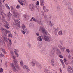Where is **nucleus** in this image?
Instances as JSON below:
<instances>
[{
  "instance_id": "nucleus-62",
  "label": "nucleus",
  "mask_w": 73,
  "mask_h": 73,
  "mask_svg": "<svg viewBox=\"0 0 73 73\" xmlns=\"http://www.w3.org/2000/svg\"><path fill=\"white\" fill-rule=\"evenodd\" d=\"M48 11H49V10L48 9H46V11L48 12Z\"/></svg>"
},
{
  "instance_id": "nucleus-40",
  "label": "nucleus",
  "mask_w": 73,
  "mask_h": 73,
  "mask_svg": "<svg viewBox=\"0 0 73 73\" xmlns=\"http://www.w3.org/2000/svg\"><path fill=\"white\" fill-rule=\"evenodd\" d=\"M2 72H3V68H0V73H2Z\"/></svg>"
},
{
  "instance_id": "nucleus-5",
  "label": "nucleus",
  "mask_w": 73,
  "mask_h": 73,
  "mask_svg": "<svg viewBox=\"0 0 73 73\" xmlns=\"http://www.w3.org/2000/svg\"><path fill=\"white\" fill-rule=\"evenodd\" d=\"M1 31L2 33H6V34H7V33H10V31L5 30V29H4L3 27H1Z\"/></svg>"
},
{
  "instance_id": "nucleus-10",
  "label": "nucleus",
  "mask_w": 73,
  "mask_h": 73,
  "mask_svg": "<svg viewBox=\"0 0 73 73\" xmlns=\"http://www.w3.org/2000/svg\"><path fill=\"white\" fill-rule=\"evenodd\" d=\"M12 15V14L10 13V12H9V13H8V15H7V17L8 19V20L9 21H10V20L11 19V16Z\"/></svg>"
},
{
  "instance_id": "nucleus-51",
  "label": "nucleus",
  "mask_w": 73,
  "mask_h": 73,
  "mask_svg": "<svg viewBox=\"0 0 73 73\" xmlns=\"http://www.w3.org/2000/svg\"><path fill=\"white\" fill-rule=\"evenodd\" d=\"M11 65L12 68L15 67V66H14V65H13V63H11Z\"/></svg>"
},
{
  "instance_id": "nucleus-6",
  "label": "nucleus",
  "mask_w": 73,
  "mask_h": 73,
  "mask_svg": "<svg viewBox=\"0 0 73 73\" xmlns=\"http://www.w3.org/2000/svg\"><path fill=\"white\" fill-rule=\"evenodd\" d=\"M68 5L69 10L71 12L72 14L73 15V12L72 11V9L71 7V3L70 2H68Z\"/></svg>"
},
{
  "instance_id": "nucleus-55",
  "label": "nucleus",
  "mask_w": 73,
  "mask_h": 73,
  "mask_svg": "<svg viewBox=\"0 0 73 73\" xmlns=\"http://www.w3.org/2000/svg\"><path fill=\"white\" fill-rule=\"evenodd\" d=\"M59 57L60 58H63V56H62L61 55H60Z\"/></svg>"
},
{
  "instance_id": "nucleus-37",
  "label": "nucleus",
  "mask_w": 73,
  "mask_h": 73,
  "mask_svg": "<svg viewBox=\"0 0 73 73\" xmlns=\"http://www.w3.org/2000/svg\"><path fill=\"white\" fill-rule=\"evenodd\" d=\"M4 56V55L3 54H0V57H3Z\"/></svg>"
},
{
  "instance_id": "nucleus-3",
  "label": "nucleus",
  "mask_w": 73,
  "mask_h": 73,
  "mask_svg": "<svg viewBox=\"0 0 73 73\" xmlns=\"http://www.w3.org/2000/svg\"><path fill=\"white\" fill-rule=\"evenodd\" d=\"M13 59L14 60V62L15 63V66L17 68L18 70L19 69V64H17V59H16V56H15V58H13Z\"/></svg>"
},
{
  "instance_id": "nucleus-27",
  "label": "nucleus",
  "mask_w": 73,
  "mask_h": 73,
  "mask_svg": "<svg viewBox=\"0 0 73 73\" xmlns=\"http://www.w3.org/2000/svg\"><path fill=\"white\" fill-rule=\"evenodd\" d=\"M49 25L50 27H52L53 25V23L52 22H51V21L49 22Z\"/></svg>"
},
{
  "instance_id": "nucleus-2",
  "label": "nucleus",
  "mask_w": 73,
  "mask_h": 73,
  "mask_svg": "<svg viewBox=\"0 0 73 73\" xmlns=\"http://www.w3.org/2000/svg\"><path fill=\"white\" fill-rule=\"evenodd\" d=\"M41 37L42 39H44L46 41H48V42H49L51 41V38L50 37L45 36L44 34H42Z\"/></svg>"
},
{
  "instance_id": "nucleus-45",
  "label": "nucleus",
  "mask_w": 73,
  "mask_h": 73,
  "mask_svg": "<svg viewBox=\"0 0 73 73\" xmlns=\"http://www.w3.org/2000/svg\"><path fill=\"white\" fill-rule=\"evenodd\" d=\"M54 60L52 59L51 60V64H53V63H54Z\"/></svg>"
},
{
  "instance_id": "nucleus-29",
  "label": "nucleus",
  "mask_w": 73,
  "mask_h": 73,
  "mask_svg": "<svg viewBox=\"0 0 73 73\" xmlns=\"http://www.w3.org/2000/svg\"><path fill=\"white\" fill-rule=\"evenodd\" d=\"M36 65H37L39 68H40V69L41 68V66L40 64L38 63H37L36 64Z\"/></svg>"
},
{
  "instance_id": "nucleus-54",
  "label": "nucleus",
  "mask_w": 73,
  "mask_h": 73,
  "mask_svg": "<svg viewBox=\"0 0 73 73\" xmlns=\"http://www.w3.org/2000/svg\"><path fill=\"white\" fill-rule=\"evenodd\" d=\"M43 10L45 11V8H46V7L45 6H44L43 7Z\"/></svg>"
},
{
  "instance_id": "nucleus-14",
  "label": "nucleus",
  "mask_w": 73,
  "mask_h": 73,
  "mask_svg": "<svg viewBox=\"0 0 73 73\" xmlns=\"http://www.w3.org/2000/svg\"><path fill=\"white\" fill-rule=\"evenodd\" d=\"M60 29V28L58 27L56 28H54V32L55 33H56L58 31V30Z\"/></svg>"
},
{
  "instance_id": "nucleus-32",
  "label": "nucleus",
  "mask_w": 73,
  "mask_h": 73,
  "mask_svg": "<svg viewBox=\"0 0 73 73\" xmlns=\"http://www.w3.org/2000/svg\"><path fill=\"white\" fill-rule=\"evenodd\" d=\"M31 64L33 65V66H35V63L34 62H32L31 63Z\"/></svg>"
},
{
  "instance_id": "nucleus-22",
  "label": "nucleus",
  "mask_w": 73,
  "mask_h": 73,
  "mask_svg": "<svg viewBox=\"0 0 73 73\" xmlns=\"http://www.w3.org/2000/svg\"><path fill=\"white\" fill-rule=\"evenodd\" d=\"M0 13L1 15H2V13H3V10L2 9V7H0Z\"/></svg>"
},
{
  "instance_id": "nucleus-57",
  "label": "nucleus",
  "mask_w": 73,
  "mask_h": 73,
  "mask_svg": "<svg viewBox=\"0 0 73 73\" xmlns=\"http://www.w3.org/2000/svg\"><path fill=\"white\" fill-rule=\"evenodd\" d=\"M36 5H39V2L38 1H37L36 3Z\"/></svg>"
},
{
  "instance_id": "nucleus-24",
  "label": "nucleus",
  "mask_w": 73,
  "mask_h": 73,
  "mask_svg": "<svg viewBox=\"0 0 73 73\" xmlns=\"http://www.w3.org/2000/svg\"><path fill=\"white\" fill-rule=\"evenodd\" d=\"M20 65L21 66H23L24 65V63H23V61L21 60V61L20 63Z\"/></svg>"
},
{
  "instance_id": "nucleus-34",
  "label": "nucleus",
  "mask_w": 73,
  "mask_h": 73,
  "mask_svg": "<svg viewBox=\"0 0 73 73\" xmlns=\"http://www.w3.org/2000/svg\"><path fill=\"white\" fill-rule=\"evenodd\" d=\"M14 52L15 53H17V52H19V50L16 49H15Z\"/></svg>"
},
{
  "instance_id": "nucleus-1",
  "label": "nucleus",
  "mask_w": 73,
  "mask_h": 73,
  "mask_svg": "<svg viewBox=\"0 0 73 73\" xmlns=\"http://www.w3.org/2000/svg\"><path fill=\"white\" fill-rule=\"evenodd\" d=\"M11 9L12 11H13V15L14 16L15 18L16 19H18L19 18V13L17 12H16V11H17L16 9H13V7L12 6L11 7Z\"/></svg>"
},
{
  "instance_id": "nucleus-35",
  "label": "nucleus",
  "mask_w": 73,
  "mask_h": 73,
  "mask_svg": "<svg viewBox=\"0 0 73 73\" xmlns=\"http://www.w3.org/2000/svg\"><path fill=\"white\" fill-rule=\"evenodd\" d=\"M28 68V67H27L26 65H25L23 66V69H27Z\"/></svg>"
},
{
  "instance_id": "nucleus-4",
  "label": "nucleus",
  "mask_w": 73,
  "mask_h": 73,
  "mask_svg": "<svg viewBox=\"0 0 73 73\" xmlns=\"http://www.w3.org/2000/svg\"><path fill=\"white\" fill-rule=\"evenodd\" d=\"M39 31L40 32H42L43 33V34L44 35H46L47 33V31H46L45 29L42 27H41L40 29H39Z\"/></svg>"
},
{
  "instance_id": "nucleus-42",
  "label": "nucleus",
  "mask_w": 73,
  "mask_h": 73,
  "mask_svg": "<svg viewBox=\"0 0 73 73\" xmlns=\"http://www.w3.org/2000/svg\"><path fill=\"white\" fill-rule=\"evenodd\" d=\"M42 15L44 16V18H45V19H46V17H47L46 16V15H44V14L43 13Z\"/></svg>"
},
{
  "instance_id": "nucleus-30",
  "label": "nucleus",
  "mask_w": 73,
  "mask_h": 73,
  "mask_svg": "<svg viewBox=\"0 0 73 73\" xmlns=\"http://www.w3.org/2000/svg\"><path fill=\"white\" fill-rule=\"evenodd\" d=\"M58 34L59 35H62V31H60L58 32Z\"/></svg>"
},
{
  "instance_id": "nucleus-33",
  "label": "nucleus",
  "mask_w": 73,
  "mask_h": 73,
  "mask_svg": "<svg viewBox=\"0 0 73 73\" xmlns=\"http://www.w3.org/2000/svg\"><path fill=\"white\" fill-rule=\"evenodd\" d=\"M5 6L7 8V9H10V8L9 7V6H8V4H6Z\"/></svg>"
},
{
  "instance_id": "nucleus-43",
  "label": "nucleus",
  "mask_w": 73,
  "mask_h": 73,
  "mask_svg": "<svg viewBox=\"0 0 73 73\" xmlns=\"http://www.w3.org/2000/svg\"><path fill=\"white\" fill-rule=\"evenodd\" d=\"M62 3H63V4H64L65 5H66V2L64 1H62Z\"/></svg>"
},
{
  "instance_id": "nucleus-52",
  "label": "nucleus",
  "mask_w": 73,
  "mask_h": 73,
  "mask_svg": "<svg viewBox=\"0 0 73 73\" xmlns=\"http://www.w3.org/2000/svg\"><path fill=\"white\" fill-rule=\"evenodd\" d=\"M22 33L24 34V35H25V33L24 31H23V30H22Z\"/></svg>"
},
{
  "instance_id": "nucleus-53",
  "label": "nucleus",
  "mask_w": 73,
  "mask_h": 73,
  "mask_svg": "<svg viewBox=\"0 0 73 73\" xmlns=\"http://www.w3.org/2000/svg\"><path fill=\"white\" fill-rule=\"evenodd\" d=\"M36 36H39V35H40V34L38 33H36Z\"/></svg>"
},
{
  "instance_id": "nucleus-39",
  "label": "nucleus",
  "mask_w": 73,
  "mask_h": 73,
  "mask_svg": "<svg viewBox=\"0 0 73 73\" xmlns=\"http://www.w3.org/2000/svg\"><path fill=\"white\" fill-rule=\"evenodd\" d=\"M62 64L64 69H65V65L64 64V63L62 62Z\"/></svg>"
},
{
  "instance_id": "nucleus-25",
  "label": "nucleus",
  "mask_w": 73,
  "mask_h": 73,
  "mask_svg": "<svg viewBox=\"0 0 73 73\" xmlns=\"http://www.w3.org/2000/svg\"><path fill=\"white\" fill-rule=\"evenodd\" d=\"M12 69L14 71H15V72H16V71H17L18 72V70L16 69V68H15V67H12Z\"/></svg>"
},
{
  "instance_id": "nucleus-50",
  "label": "nucleus",
  "mask_w": 73,
  "mask_h": 73,
  "mask_svg": "<svg viewBox=\"0 0 73 73\" xmlns=\"http://www.w3.org/2000/svg\"><path fill=\"white\" fill-rule=\"evenodd\" d=\"M15 54L16 56L19 57V54H18L17 52H15Z\"/></svg>"
},
{
  "instance_id": "nucleus-17",
  "label": "nucleus",
  "mask_w": 73,
  "mask_h": 73,
  "mask_svg": "<svg viewBox=\"0 0 73 73\" xmlns=\"http://www.w3.org/2000/svg\"><path fill=\"white\" fill-rule=\"evenodd\" d=\"M10 53L11 56L13 58H15V55L13 53V52L12 51H11Z\"/></svg>"
},
{
  "instance_id": "nucleus-38",
  "label": "nucleus",
  "mask_w": 73,
  "mask_h": 73,
  "mask_svg": "<svg viewBox=\"0 0 73 73\" xmlns=\"http://www.w3.org/2000/svg\"><path fill=\"white\" fill-rule=\"evenodd\" d=\"M8 37H12V35L11 34L8 35Z\"/></svg>"
},
{
  "instance_id": "nucleus-36",
  "label": "nucleus",
  "mask_w": 73,
  "mask_h": 73,
  "mask_svg": "<svg viewBox=\"0 0 73 73\" xmlns=\"http://www.w3.org/2000/svg\"><path fill=\"white\" fill-rule=\"evenodd\" d=\"M36 23H38L40 25H42V24L41 23V22L40 21H38V22H36Z\"/></svg>"
},
{
  "instance_id": "nucleus-61",
  "label": "nucleus",
  "mask_w": 73,
  "mask_h": 73,
  "mask_svg": "<svg viewBox=\"0 0 73 73\" xmlns=\"http://www.w3.org/2000/svg\"><path fill=\"white\" fill-rule=\"evenodd\" d=\"M20 4L21 5H23V3L22 2L20 3Z\"/></svg>"
},
{
  "instance_id": "nucleus-64",
  "label": "nucleus",
  "mask_w": 73,
  "mask_h": 73,
  "mask_svg": "<svg viewBox=\"0 0 73 73\" xmlns=\"http://www.w3.org/2000/svg\"><path fill=\"white\" fill-rule=\"evenodd\" d=\"M8 40H9V42H10V41H11V39L9 38H8Z\"/></svg>"
},
{
  "instance_id": "nucleus-47",
  "label": "nucleus",
  "mask_w": 73,
  "mask_h": 73,
  "mask_svg": "<svg viewBox=\"0 0 73 73\" xmlns=\"http://www.w3.org/2000/svg\"><path fill=\"white\" fill-rule=\"evenodd\" d=\"M3 6V5H2V3L1 1H0V7H2Z\"/></svg>"
},
{
  "instance_id": "nucleus-13",
  "label": "nucleus",
  "mask_w": 73,
  "mask_h": 73,
  "mask_svg": "<svg viewBox=\"0 0 73 73\" xmlns=\"http://www.w3.org/2000/svg\"><path fill=\"white\" fill-rule=\"evenodd\" d=\"M2 21L4 24H7V21L5 19V17L3 15H2Z\"/></svg>"
},
{
  "instance_id": "nucleus-26",
  "label": "nucleus",
  "mask_w": 73,
  "mask_h": 73,
  "mask_svg": "<svg viewBox=\"0 0 73 73\" xmlns=\"http://www.w3.org/2000/svg\"><path fill=\"white\" fill-rule=\"evenodd\" d=\"M56 53L58 54H59L61 53V52H60V50L58 49H57L56 51Z\"/></svg>"
},
{
  "instance_id": "nucleus-48",
  "label": "nucleus",
  "mask_w": 73,
  "mask_h": 73,
  "mask_svg": "<svg viewBox=\"0 0 73 73\" xmlns=\"http://www.w3.org/2000/svg\"><path fill=\"white\" fill-rule=\"evenodd\" d=\"M16 8H17V9H19L20 8V5H17V6H16Z\"/></svg>"
},
{
  "instance_id": "nucleus-19",
  "label": "nucleus",
  "mask_w": 73,
  "mask_h": 73,
  "mask_svg": "<svg viewBox=\"0 0 73 73\" xmlns=\"http://www.w3.org/2000/svg\"><path fill=\"white\" fill-rule=\"evenodd\" d=\"M44 3L43 0H40V5L41 6H44Z\"/></svg>"
},
{
  "instance_id": "nucleus-20",
  "label": "nucleus",
  "mask_w": 73,
  "mask_h": 73,
  "mask_svg": "<svg viewBox=\"0 0 73 73\" xmlns=\"http://www.w3.org/2000/svg\"><path fill=\"white\" fill-rule=\"evenodd\" d=\"M37 41H42V38L41 36H39L38 38H37Z\"/></svg>"
},
{
  "instance_id": "nucleus-21",
  "label": "nucleus",
  "mask_w": 73,
  "mask_h": 73,
  "mask_svg": "<svg viewBox=\"0 0 73 73\" xmlns=\"http://www.w3.org/2000/svg\"><path fill=\"white\" fill-rule=\"evenodd\" d=\"M1 50L3 53H5V54H6V52H5V50H4V48H1Z\"/></svg>"
},
{
  "instance_id": "nucleus-18",
  "label": "nucleus",
  "mask_w": 73,
  "mask_h": 73,
  "mask_svg": "<svg viewBox=\"0 0 73 73\" xmlns=\"http://www.w3.org/2000/svg\"><path fill=\"white\" fill-rule=\"evenodd\" d=\"M12 42L11 41H10V42H9V44L10 45H8V47L9 49H11V45H12Z\"/></svg>"
},
{
  "instance_id": "nucleus-49",
  "label": "nucleus",
  "mask_w": 73,
  "mask_h": 73,
  "mask_svg": "<svg viewBox=\"0 0 73 73\" xmlns=\"http://www.w3.org/2000/svg\"><path fill=\"white\" fill-rule=\"evenodd\" d=\"M66 50L67 52H68V53H69V52H70V51H69V49H66Z\"/></svg>"
},
{
  "instance_id": "nucleus-56",
  "label": "nucleus",
  "mask_w": 73,
  "mask_h": 73,
  "mask_svg": "<svg viewBox=\"0 0 73 73\" xmlns=\"http://www.w3.org/2000/svg\"><path fill=\"white\" fill-rule=\"evenodd\" d=\"M64 62H66V59H64Z\"/></svg>"
},
{
  "instance_id": "nucleus-23",
  "label": "nucleus",
  "mask_w": 73,
  "mask_h": 73,
  "mask_svg": "<svg viewBox=\"0 0 73 73\" xmlns=\"http://www.w3.org/2000/svg\"><path fill=\"white\" fill-rule=\"evenodd\" d=\"M32 19L34 21H35V22H38V20L33 17H32V18L31 19L30 21H32Z\"/></svg>"
},
{
  "instance_id": "nucleus-7",
  "label": "nucleus",
  "mask_w": 73,
  "mask_h": 73,
  "mask_svg": "<svg viewBox=\"0 0 73 73\" xmlns=\"http://www.w3.org/2000/svg\"><path fill=\"white\" fill-rule=\"evenodd\" d=\"M22 26L23 29V30H24V31H25L26 33H27V34H29V31L27 29V28H26L25 26V25H23Z\"/></svg>"
},
{
  "instance_id": "nucleus-59",
  "label": "nucleus",
  "mask_w": 73,
  "mask_h": 73,
  "mask_svg": "<svg viewBox=\"0 0 73 73\" xmlns=\"http://www.w3.org/2000/svg\"><path fill=\"white\" fill-rule=\"evenodd\" d=\"M5 27H6L7 29H8V28H9V27H8V26L7 25L5 26Z\"/></svg>"
},
{
  "instance_id": "nucleus-58",
  "label": "nucleus",
  "mask_w": 73,
  "mask_h": 73,
  "mask_svg": "<svg viewBox=\"0 0 73 73\" xmlns=\"http://www.w3.org/2000/svg\"><path fill=\"white\" fill-rule=\"evenodd\" d=\"M36 8L37 9H38V10L39 11V9H40V7H37Z\"/></svg>"
},
{
  "instance_id": "nucleus-63",
  "label": "nucleus",
  "mask_w": 73,
  "mask_h": 73,
  "mask_svg": "<svg viewBox=\"0 0 73 73\" xmlns=\"http://www.w3.org/2000/svg\"><path fill=\"white\" fill-rule=\"evenodd\" d=\"M60 61L62 63V62H63L62 60V59H60Z\"/></svg>"
},
{
  "instance_id": "nucleus-60",
  "label": "nucleus",
  "mask_w": 73,
  "mask_h": 73,
  "mask_svg": "<svg viewBox=\"0 0 73 73\" xmlns=\"http://www.w3.org/2000/svg\"><path fill=\"white\" fill-rule=\"evenodd\" d=\"M55 47H53L52 49V50H54V49H55Z\"/></svg>"
},
{
  "instance_id": "nucleus-46",
  "label": "nucleus",
  "mask_w": 73,
  "mask_h": 73,
  "mask_svg": "<svg viewBox=\"0 0 73 73\" xmlns=\"http://www.w3.org/2000/svg\"><path fill=\"white\" fill-rule=\"evenodd\" d=\"M58 47H59V48H60V49L62 48V46H61L60 44L58 45Z\"/></svg>"
},
{
  "instance_id": "nucleus-8",
  "label": "nucleus",
  "mask_w": 73,
  "mask_h": 73,
  "mask_svg": "<svg viewBox=\"0 0 73 73\" xmlns=\"http://www.w3.org/2000/svg\"><path fill=\"white\" fill-rule=\"evenodd\" d=\"M29 8L31 11H34L35 9V7L32 4H30L29 6Z\"/></svg>"
},
{
  "instance_id": "nucleus-31",
  "label": "nucleus",
  "mask_w": 73,
  "mask_h": 73,
  "mask_svg": "<svg viewBox=\"0 0 73 73\" xmlns=\"http://www.w3.org/2000/svg\"><path fill=\"white\" fill-rule=\"evenodd\" d=\"M30 28H32L33 27H34V26L32 24H30L29 25Z\"/></svg>"
},
{
  "instance_id": "nucleus-15",
  "label": "nucleus",
  "mask_w": 73,
  "mask_h": 73,
  "mask_svg": "<svg viewBox=\"0 0 73 73\" xmlns=\"http://www.w3.org/2000/svg\"><path fill=\"white\" fill-rule=\"evenodd\" d=\"M14 20L15 21L16 23L17 24H18V26L20 27V21H19V20L18 19H17V20L14 19Z\"/></svg>"
},
{
  "instance_id": "nucleus-44",
  "label": "nucleus",
  "mask_w": 73,
  "mask_h": 73,
  "mask_svg": "<svg viewBox=\"0 0 73 73\" xmlns=\"http://www.w3.org/2000/svg\"><path fill=\"white\" fill-rule=\"evenodd\" d=\"M28 44H29L28 46L29 47V48H31V43H28Z\"/></svg>"
},
{
  "instance_id": "nucleus-28",
  "label": "nucleus",
  "mask_w": 73,
  "mask_h": 73,
  "mask_svg": "<svg viewBox=\"0 0 73 73\" xmlns=\"http://www.w3.org/2000/svg\"><path fill=\"white\" fill-rule=\"evenodd\" d=\"M66 48L65 47H62V48L60 49L62 51V52H64V50Z\"/></svg>"
},
{
  "instance_id": "nucleus-9",
  "label": "nucleus",
  "mask_w": 73,
  "mask_h": 73,
  "mask_svg": "<svg viewBox=\"0 0 73 73\" xmlns=\"http://www.w3.org/2000/svg\"><path fill=\"white\" fill-rule=\"evenodd\" d=\"M67 71L69 73H73V70L71 68V66H69L68 67Z\"/></svg>"
},
{
  "instance_id": "nucleus-12",
  "label": "nucleus",
  "mask_w": 73,
  "mask_h": 73,
  "mask_svg": "<svg viewBox=\"0 0 73 73\" xmlns=\"http://www.w3.org/2000/svg\"><path fill=\"white\" fill-rule=\"evenodd\" d=\"M23 18L25 20H27L29 18V17L28 15L27 14H25L23 15Z\"/></svg>"
},
{
  "instance_id": "nucleus-41",
  "label": "nucleus",
  "mask_w": 73,
  "mask_h": 73,
  "mask_svg": "<svg viewBox=\"0 0 73 73\" xmlns=\"http://www.w3.org/2000/svg\"><path fill=\"white\" fill-rule=\"evenodd\" d=\"M26 69L28 72H29L30 71V70L29 69V68L28 67Z\"/></svg>"
},
{
  "instance_id": "nucleus-11",
  "label": "nucleus",
  "mask_w": 73,
  "mask_h": 73,
  "mask_svg": "<svg viewBox=\"0 0 73 73\" xmlns=\"http://www.w3.org/2000/svg\"><path fill=\"white\" fill-rule=\"evenodd\" d=\"M7 35H5V34H3L2 35V37L4 40L5 41H7V40H8V39L7 38V36H7Z\"/></svg>"
},
{
  "instance_id": "nucleus-16",
  "label": "nucleus",
  "mask_w": 73,
  "mask_h": 73,
  "mask_svg": "<svg viewBox=\"0 0 73 73\" xmlns=\"http://www.w3.org/2000/svg\"><path fill=\"white\" fill-rule=\"evenodd\" d=\"M51 55L50 56L53 57L54 56V54H55V52L54 51H52L50 52Z\"/></svg>"
}]
</instances>
